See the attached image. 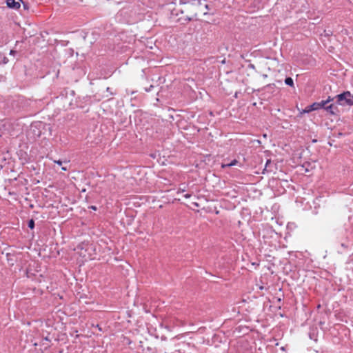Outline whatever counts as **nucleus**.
<instances>
[{
  "label": "nucleus",
  "instance_id": "nucleus-1",
  "mask_svg": "<svg viewBox=\"0 0 353 353\" xmlns=\"http://www.w3.org/2000/svg\"><path fill=\"white\" fill-rule=\"evenodd\" d=\"M336 103L340 105H353V95L349 92H344L335 97Z\"/></svg>",
  "mask_w": 353,
  "mask_h": 353
},
{
  "label": "nucleus",
  "instance_id": "nucleus-2",
  "mask_svg": "<svg viewBox=\"0 0 353 353\" xmlns=\"http://www.w3.org/2000/svg\"><path fill=\"white\" fill-rule=\"evenodd\" d=\"M41 135V132L37 128L36 125H32L28 132V137L30 139L35 141Z\"/></svg>",
  "mask_w": 353,
  "mask_h": 353
},
{
  "label": "nucleus",
  "instance_id": "nucleus-3",
  "mask_svg": "<svg viewBox=\"0 0 353 353\" xmlns=\"http://www.w3.org/2000/svg\"><path fill=\"white\" fill-rule=\"evenodd\" d=\"M22 0H6V5L8 8L17 10L20 8V2Z\"/></svg>",
  "mask_w": 353,
  "mask_h": 353
},
{
  "label": "nucleus",
  "instance_id": "nucleus-4",
  "mask_svg": "<svg viewBox=\"0 0 353 353\" xmlns=\"http://www.w3.org/2000/svg\"><path fill=\"white\" fill-rule=\"evenodd\" d=\"M325 110L331 114H336L338 112V108L334 104H330L325 107Z\"/></svg>",
  "mask_w": 353,
  "mask_h": 353
},
{
  "label": "nucleus",
  "instance_id": "nucleus-5",
  "mask_svg": "<svg viewBox=\"0 0 353 353\" xmlns=\"http://www.w3.org/2000/svg\"><path fill=\"white\" fill-rule=\"evenodd\" d=\"M237 163H238V161H237V160H236V159H234V160H232L230 163H222V164H221V168H230V167H232V166H234V165H237Z\"/></svg>",
  "mask_w": 353,
  "mask_h": 353
},
{
  "label": "nucleus",
  "instance_id": "nucleus-6",
  "mask_svg": "<svg viewBox=\"0 0 353 353\" xmlns=\"http://www.w3.org/2000/svg\"><path fill=\"white\" fill-rule=\"evenodd\" d=\"M8 62V59L6 55L0 52V64H6Z\"/></svg>",
  "mask_w": 353,
  "mask_h": 353
},
{
  "label": "nucleus",
  "instance_id": "nucleus-7",
  "mask_svg": "<svg viewBox=\"0 0 353 353\" xmlns=\"http://www.w3.org/2000/svg\"><path fill=\"white\" fill-rule=\"evenodd\" d=\"M285 83L288 85H290L291 87L294 86V81L291 77H287L285 79Z\"/></svg>",
  "mask_w": 353,
  "mask_h": 353
},
{
  "label": "nucleus",
  "instance_id": "nucleus-8",
  "mask_svg": "<svg viewBox=\"0 0 353 353\" xmlns=\"http://www.w3.org/2000/svg\"><path fill=\"white\" fill-rule=\"evenodd\" d=\"M310 110H312V111L318 110H319V104L318 102H314L312 104L310 105Z\"/></svg>",
  "mask_w": 353,
  "mask_h": 353
},
{
  "label": "nucleus",
  "instance_id": "nucleus-9",
  "mask_svg": "<svg viewBox=\"0 0 353 353\" xmlns=\"http://www.w3.org/2000/svg\"><path fill=\"white\" fill-rule=\"evenodd\" d=\"M319 104V108L321 109V108H323L325 109V107H327V102L325 101V100H323L320 102H318Z\"/></svg>",
  "mask_w": 353,
  "mask_h": 353
},
{
  "label": "nucleus",
  "instance_id": "nucleus-10",
  "mask_svg": "<svg viewBox=\"0 0 353 353\" xmlns=\"http://www.w3.org/2000/svg\"><path fill=\"white\" fill-rule=\"evenodd\" d=\"M28 227L30 228V229H33L34 227V221L31 219L28 221Z\"/></svg>",
  "mask_w": 353,
  "mask_h": 353
},
{
  "label": "nucleus",
  "instance_id": "nucleus-11",
  "mask_svg": "<svg viewBox=\"0 0 353 353\" xmlns=\"http://www.w3.org/2000/svg\"><path fill=\"white\" fill-rule=\"evenodd\" d=\"M312 110H310V105H308V106H307V107L305 108V109H304V110H303V113H308V112H312Z\"/></svg>",
  "mask_w": 353,
  "mask_h": 353
},
{
  "label": "nucleus",
  "instance_id": "nucleus-12",
  "mask_svg": "<svg viewBox=\"0 0 353 353\" xmlns=\"http://www.w3.org/2000/svg\"><path fill=\"white\" fill-rule=\"evenodd\" d=\"M334 99H335V97L334 98H332L331 97H328V98L325 100V101L327 102V103H328L330 101H334Z\"/></svg>",
  "mask_w": 353,
  "mask_h": 353
},
{
  "label": "nucleus",
  "instance_id": "nucleus-13",
  "mask_svg": "<svg viewBox=\"0 0 353 353\" xmlns=\"http://www.w3.org/2000/svg\"><path fill=\"white\" fill-rule=\"evenodd\" d=\"M16 53H17V52L15 50H11L10 51V55H13L14 56Z\"/></svg>",
  "mask_w": 353,
  "mask_h": 353
},
{
  "label": "nucleus",
  "instance_id": "nucleus-14",
  "mask_svg": "<svg viewBox=\"0 0 353 353\" xmlns=\"http://www.w3.org/2000/svg\"><path fill=\"white\" fill-rule=\"evenodd\" d=\"M54 162H55V163H57L59 165H62V161L61 160L55 161Z\"/></svg>",
  "mask_w": 353,
  "mask_h": 353
},
{
  "label": "nucleus",
  "instance_id": "nucleus-15",
  "mask_svg": "<svg viewBox=\"0 0 353 353\" xmlns=\"http://www.w3.org/2000/svg\"><path fill=\"white\" fill-rule=\"evenodd\" d=\"M184 197H185V199H189V198H190V197H191V194H185L184 195Z\"/></svg>",
  "mask_w": 353,
  "mask_h": 353
},
{
  "label": "nucleus",
  "instance_id": "nucleus-16",
  "mask_svg": "<svg viewBox=\"0 0 353 353\" xmlns=\"http://www.w3.org/2000/svg\"><path fill=\"white\" fill-rule=\"evenodd\" d=\"M152 88H153V85H150V88H145V91L146 92H150Z\"/></svg>",
  "mask_w": 353,
  "mask_h": 353
},
{
  "label": "nucleus",
  "instance_id": "nucleus-17",
  "mask_svg": "<svg viewBox=\"0 0 353 353\" xmlns=\"http://www.w3.org/2000/svg\"><path fill=\"white\" fill-rule=\"evenodd\" d=\"M23 5V7L25 9H28V6H27V3H24L23 1H21Z\"/></svg>",
  "mask_w": 353,
  "mask_h": 353
},
{
  "label": "nucleus",
  "instance_id": "nucleus-18",
  "mask_svg": "<svg viewBox=\"0 0 353 353\" xmlns=\"http://www.w3.org/2000/svg\"><path fill=\"white\" fill-rule=\"evenodd\" d=\"M90 208H91V209H92V210H97V207H96V206H94V205H91V206L90 207Z\"/></svg>",
  "mask_w": 353,
  "mask_h": 353
},
{
  "label": "nucleus",
  "instance_id": "nucleus-19",
  "mask_svg": "<svg viewBox=\"0 0 353 353\" xmlns=\"http://www.w3.org/2000/svg\"><path fill=\"white\" fill-rule=\"evenodd\" d=\"M270 163V160H268L267 162H266V164H265V169H266L267 166L269 165V163Z\"/></svg>",
  "mask_w": 353,
  "mask_h": 353
},
{
  "label": "nucleus",
  "instance_id": "nucleus-20",
  "mask_svg": "<svg viewBox=\"0 0 353 353\" xmlns=\"http://www.w3.org/2000/svg\"><path fill=\"white\" fill-rule=\"evenodd\" d=\"M184 191H185V190H184V189L179 188V190H178V193H179V192H184Z\"/></svg>",
  "mask_w": 353,
  "mask_h": 353
},
{
  "label": "nucleus",
  "instance_id": "nucleus-21",
  "mask_svg": "<svg viewBox=\"0 0 353 353\" xmlns=\"http://www.w3.org/2000/svg\"><path fill=\"white\" fill-rule=\"evenodd\" d=\"M194 205L195 206H196V207H198V206H199V204H198L197 203H194Z\"/></svg>",
  "mask_w": 353,
  "mask_h": 353
},
{
  "label": "nucleus",
  "instance_id": "nucleus-22",
  "mask_svg": "<svg viewBox=\"0 0 353 353\" xmlns=\"http://www.w3.org/2000/svg\"><path fill=\"white\" fill-rule=\"evenodd\" d=\"M205 8H206V9H208V10L209 9V6H208V5H205Z\"/></svg>",
  "mask_w": 353,
  "mask_h": 353
},
{
  "label": "nucleus",
  "instance_id": "nucleus-23",
  "mask_svg": "<svg viewBox=\"0 0 353 353\" xmlns=\"http://www.w3.org/2000/svg\"><path fill=\"white\" fill-rule=\"evenodd\" d=\"M180 3H185V2L182 1V0H180Z\"/></svg>",
  "mask_w": 353,
  "mask_h": 353
},
{
  "label": "nucleus",
  "instance_id": "nucleus-24",
  "mask_svg": "<svg viewBox=\"0 0 353 353\" xmlns=\"http://www.w3.org/2000/svg\"><path fill=\"white\" fill-rule=\"evenodd\" d=\"M63 170H66V168H62Z\"/></svg>",
  "mask_w": 353,
  "mask_h": 353
}]
</instances>
